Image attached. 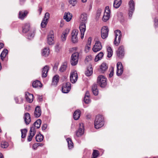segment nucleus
<instances>
[{"mask_svg":"<svg viewBox=\"0 0 158 158\" xmlns=\"http://www.w3.org/2000/svg\"><path fill=\"white\" fill-rule=\"evenodd\" d=\"M72 14L69 12L65 13L64 16V19L67 22H69L72 19Z\"/></svg>","mask_w":158,"mask_h":158,"instance_id":"obj_26","label":"nucleus"},{"mask_svg":"<svg viewBox=\"0 0 158 158\" xmlns=\"http://www.w3.org/2000/svg\"><path fill=\"white\" fill-rule=\"evenodd\" d=\"M121 3V0H115L113 4L114 7L116 8H118L120 6Z\"/></svg>","mask_w":158,"mask_h":158,"instance_id":"obj_32","label":"nucleus"},{"mask_svg":"<svg viewBox=\"0 0 158 158\" xmlns=\"http://www.w3.org/2000/svg\"><path fill=\"white\" fill-rule=\"evenodd\" d=\"M69 2L73 6H74L76 4L75 0H69Z\"/></svg>","mask_w":158,"mask_h":158,"instance_id":"obj_53","label":"nucleus"},{"mask_svg":"<svg viewBox=\"0 0 158 158\" xmlns=\"http://www.w3.org/2000/svg\"><path fill=\"white\" fill-rule=\"evenodd\" d=\"M90 44V43L89 44ZM90 44H88L87 45H86L85 47V51L86 52H87L89 51V49H90Z\"/></svg>","mask_w":158,"mask_h":158,"instance_id":"obj_51","label":"nucleus"},{"mask_svg":"<svg viewBox=\"0 0 158 158\" xmlns=\"http://www.w3.org/2000/svg\"><path fill=\"white\" fill-rule=\"evenodd\" d=\"M4 44L2 43H0V48H2L4 47Z\"/></svg>","mask_w":158,"mask_h":158,"instance_id":"obj_61","label":"nucleus"},{"mask_svg":"<svg viewBox=\"0 0 158 158\" xmlns=\"http://www.w3.org/2000/svg\"><path fill=\"white\" fill-rule=\"evenodd\" d=\"M114 74V69L112 68V70L110 72V73L109 75V77H111L113 76Z\"/></svg>","mask_w":158,"mask_h":158,"instance_id":"obj_56","label":"nucleus"},{"mask_svg":"<svg viewBox=\"0 0 158 158\" xmlns=\"http://www.w3.org/2000/svg\"><path fill=\"white\" fill-rule=\"evenodd\" d=\"M87 15L85 13L81 14L80 17V22L81 23L86 24L87 22Z\"/></svg>","mask_w":158,"mask_h":158,"instance_id":"obj_16","label":"nucleus"},{"mask_svg":"<svg viewBox=\"0 0 158 158\" xmlns=\"http://www.w3.org/2000/svg\"><path fill=\"white\" fill-rule=\"evenodd\" d=\"M41 111L39 106H37L35 109L34 115L36 118L39 117L41 114Z\"/></svg>","mask_w":158,"mask_h":158,"instance_id":"obj_18","label":"nucleus"},{"mask_svg":"<svg viewBox=\"0 0 158 158\" xmlns=\"http://www.w3.org/2000/svg\"><path fill=\"white\" fill-rule=\"evenodd\" d=\"M102 46L101 43L98 40L96 41L92 50L94 52H96L100 51L102 49Z\"/></svg>","mask_w":158,"mask_h":158,"instance_id":"obj_9","label":"nucleus"},{"mask_svg":"<svg viewBox=\"0 0 158 158\" xmlns=\"http://www.w3.org/2000/svg\"><path fill=\"white\" fill-rule=\"evenodd\" d=\"M84 101L86 104L89 103L91 102L89 97H84Z\"/></svg>","mask_w":158,"mask_h":158,"instance_id":"obj_47","label":"nucleus"},{"mask_svg":"<svg viewBox=\"0 0 158 158\" xmlns=\"http://www.w3.org/2000/svg\"><path fill=\"white\" fill-rule=\"evenodd\" d=\"M38 98L39 101H41L42 100V97L41 96H38Z\"/></svg>","mask_w":158,"mask_h":158,"instance_id":"obj_60","label":"nucleus"},{"mask_svg":"<svg viewBox=\"0 0 158 158\" xmlns=\"http://www.w3.org/2000/svg\"><path fill=\"white\" fill-rule=\"evenodd\" d=\"M80 127L78 130L76 132V136L77 137L81 136L84 133V125L83 123L79 124Z\"/></svg>","mask_w":158,"mask_h":158,"instance_id":"obj_13","label":"nucleus"},{"mask_svg":"<svg viewBox=\"0 0 158 158\" xmlns=\"http://www.w3.org/2000/svg\"><path fill=\"white\" fill-rule=\"evenodd\" d=\"M104 124V121L103 117L100 115H97L96 117L94 122L95 128L96 129H98L102 127Z\"/></svg>","mask_w":158,"mask_h":158,"instance_id":"obj_1","label":"nucleus"},{"mask_svg":"<svg viewBox=\"0 0 158 158\" xmlns=\"http://www.w3.org/2000/svg\"><path fill=\"white\" fill-rule=\"evenodd\" d=\"M103 56V52H100L98 55H97L95 57V61H98L99 60L101 59L102 58Z\"/></svg>","mask_w":158,"mask_h":158,"instance_id":"obj_38","label":"nucleus"},{"mask_svg":"<svg viewBox=\"0 0 158 158\" xmlns=\"http://www.w3.org/2000/svg\"><path fill=\"white\" fill-rule=\"evenodd\" d=\"M110 12L109 7L106 6L105 10L102 19V20L104 22H106L108 20L110 17Z\"/></svg>","mask_w":158,"mask_h":158,"instance_id":"obj_5","label":"nucleus"},{"mask_svg":"<svg viewBox=\"0 0 158 158\" xmlns=\"http://www.w3.org/2000/svg\"><path fill=\"white\" fill-rule=\"evenodd\" d=\"M79 56V53L78 52H75L72 55L70 62L72 65H75L77 64Z\"/></svg>","mask_w":158,"mask_h":158,"instance_id":"obj_4","label":"nucleus"},{"mask_svg":"<svg viewBox=\"0 0 158 158\" xmlns=\"http://www.w3.org/2000/svg\"><path fill=\"white\" fill-rule=\"evenodd\" d=\"M129 6V10L134 11L135 10V3L132 0H131L128 3Z\"/></svg>","mask_w":158,"mask_h":158,"instance_id":"obj_31","label":"nucleus"},{"mask_svg":"<svg viewBox=\"0 0 158 158\" xmlns=\"http://www.w3.org/2000/svg\"><path fill=\"white\" fill-rule=\"evenodd\" d=\"M99 155L98 152L96 150H94L92 154V158H96Z\"/></svg>","mask_w":158,"mask_h":158,"instance_id":"obj_45","label":"nucleus"},{"mask_svg":"<svg viewBox=\"0 0 158 158\" xmlns=\"http://www.w3.org/2000/svg\"><path fill=\"white\" fill-rule=\"evenodd\" d=\"M59 76L58 75H56L53 77L52 79V85L53 86L57 85L59 81Z\"/></svg>","mask_w":158,"mask_h":158,"instance_id":"obj_25","label":"nucleus"},{"mask_svg":"<svg viewBox=\"0 0 158 158\" xmlns=\"http://www.w3.org/2000/svg\"><path fill=\"white\" fill-rule=\"evenodd\" d=\"M67 36L62 34L61 36V39L62 41H64L66 40Z\"/></svg>","mask_w":158,"mask_h":158,"instance_id":"obj_54","label":"nucleus"},{"mask_svg":"<svg viewBox=\"0 0 158 158\" xmlns=\"http://www.w3.org/2000/svg\"><path fill=\"white\" fill-rule=\"evenodd\" d=\"M49 17V13L48 12H46L45 14V16L41 24V25L42 27L44 28L46 26Z\"/></svg>","mask_w":158,"mask_h":158,"instance_id":"obj_10","label":"nucleus"},{"mask_svg":"<svg viewBox=\"0 0 158 158\" xmlns=\"http://www.w3.org/2000/svg\"><path fill=\"white\" fill-rule=\"evenodd\" d=\"M43 136L40 134L37 135L35 137L36 140L38 142H41L43 141Z\"/></svg>","mask_w":158,"mask_h":158,"instance_id":"obj_36","label":"nucleus"},{"mask_svg":"<svg viewBox=\"0 0 158 158\" xmlns=\"http://www.w3.org/2000/svg\"><path fill=\"white\" fill-rule=\"evenodd\" d=\"M49 70V67L48 65H45L42 71V77H45L47 76V73Z\"/></svg>","mask_w":158,"mask_h":158,"instance_id":"obj_23","label":"nucleus"},{"mask_svg":"<svg viewBox=\"0 0 158 158\" xmlns=\"http://www.w3.org/2000/svg\"><path fill=\"white\" fill-rule=\"evenodd\" d=\"M107 52H108L107 56L110 57L112 55L113 51L110 47H109L107 48Z\"/></svg>","mask_w":158,"mask_h":158,"instance_id":"obj_42","label":"nucleus"},{"mask_svg":"<svg viewBox=\"0 0 158 158\" xmlns=\"http://www.w3.org/2000/svg\"><path fill=\"white\" fill-rule=\"evenodd\" d=\"M41 123V120L39 119L34 123L33 126L32 127H34L35 128L36 127L37 128H39L40 127Z\"/></svg>","mask_w":158,"mask_h":158,"instance_id":"obj_33","label":"nucleus"},{"mask_svg":"<svg viewBox=\"0 0 158 158\" xmlns=\"http://www.w3.org/2000/svg\"><path fill=\"white\" fill-rule=\"evenodd\" d=\"M85 23H81L79 26L80 30L81 32V39L84 37L85 32L86 30V26Z\"/></svg>","mask_w":158,"mask_h":158,"instance_id":"obj_15","label":"nucleus"},{"mask_svg":"<svg viewBox=\"0 0 158 158\" xmlns=\"http://www.w3.org/2000/svg\"><path fill=\"white\" fill-rule=\"evenodd\" d=\"M67 67V64L66 63H64L60 67V71L61 72H63L65 70Z\"/></svg>","mask_w":158,"mask_h":158,"instance_id":"obj_43","label":"nucleus"},{"mask_svg":"<svg viewBox=\"0 0 158 158\" xmlns=\"http://www.w3.org/2000/svg\"><path fill=\"white\" fill-rule=\"evenodd\" d=\"M66 141L68 144V146L69 149H71L73 147V143L70 138H67L66 139Z\"/></svg>","mask_w":158,"mask_h":158,"instance_id":"obj_34","label":"nucleus"},{"mask_svg":"<svg viewBox=\"0 0 158 158\" xmlns=\"http://www.w3.org/2000/svg\"><path fill=\"white\" fill-rule=\"evenodd\" d=\"M78 31L76 29H74L72 32V40L73 43H75L78 41L77 37Z\"/></svg>","mask_w":158,"mask_h":158,"instance_id":"obj_12","label":"nucleus"},{"mask_svg":"<svg viewBox=\"0 0 158 158\" xmlns=\"http://www.w3.org/2000/svg\"><path fill=\"white\" fill-rule=\"evenodd\" d=\"M115 34V38L114 41V44L116 45H118L121 40L122 37V34L121 31L119 30H117L114 31Z\"/></svg>","mask_w":158,"mask_h":158,"instance_id":"obj_3","label":"nucleus"},{"mask_svg":"<svg viewBox=\"0 0 158 158\" xmlns=\"http://www.w3.org/2000/svg\"><path fill=\"white\" fill-rule=\"evenodd\" d=\"M92 56L91 55L87 56L85 59V61L89 62L92 60Z\"/></svg>","mask_w":158,"mask_h":158,"instance_id":"obj_50","label":"nucleus"},{"mask_svg":"<svg viewBox=\"0 0 158 158\" xmlns=\"http://www.w3.org/2000/svg\"><path fill=\"white\" fill-rule=\"evenodd\" d=\"M26 0H20V2L21 4H22Z\"/></svg>","mask_w":158,"mask_h":158,"instance_id":"obj_62","label":"nucleus"},{"mask_svg":"<svg viewBox=\"0 0 158 158\" xmlns=\"http://www.w3.org/2000/svg\"><path fill=\"white\" fill-rule=\"evenodd\" d=\"M124 48L123 46H120L117 52V56L120 58L122 57L124 55Z\"/></svg>","mask_w":158,"mask_h":158,"instance_id":"obj_22","label":"nucleus"},{"mask_svg":"<svg viewBox=\"0 0 158 158\" xmlns=\"http://www.w3.org/2000/svg\"><path fill=\"white\" fill-rule=\"evenodd\" d=\"M0 158H4L3 155L1 153H0Z\"/></svg>","mask_w":158,"mask_h":158,"instance_id":"obj_64","label":"nucleus"},{"mask_svg":"<svg viewBox=\"0 0 158 158\" xmlns=\"http://www.w3.org/2000/svg\"><path fill=\"white\" fill-rule=\"evenodd\" d=\"M50 53V50L48 47H45L41 50V55L45 57L48 56Z\"/></svg>","mask_w":158,"mask_h":158,"instance_id":"obj_20","label":"nucleus"},{"mask_svg":"<svg viewBox=\"0 0 158 158\" xmlns=\"http://www.w3.org/2000/svg\"><path fill=\"white\" fill-rule=\"evenodd\" d=\"M117 75L118 76H121L123 72V67L122 63L118 62L117 64Z\"/></svg>","mask_w":158,"mask_h":158,"instance_id":"obj_11","label":"nucleus"},{"mask_svg":"<svg viewBox=\"0 0 158 158\" xmlns=\"http://www.w3.org/2000/svg\"><path fill=\"white\" fill-rule=\"evenodd\" d=\"M154 25L155 27L158 25V19L156 18L154 20Z\"/></svg>","mask_w":158,"mask_h":158,"instance_id":"obj_57","label":"nucleus"},{"mask_svg":"<svg viewBox=\"0 0 158 158\" xmlns=\"http://www.w3.org/2000/svg\"><path fill=\"white\" fill-rule=\"evenodd\" d=\"M42 10V8L40 6H39V9H38V11L39 12V15L41 14Z\"/></svg>","mask_w":158,"mask_h":158,"instance_id":"obj_59","label":"nucleus"},{"mask_svg":"<svg viewBox=\"0 0 158 158\" xmlns=\"http://www.w3.org/2000/svg\"><path fill=\"white\" fill-rule=\"evenodd\" d=\"M21 137L22 138H24L26 137V134L27 132V130L26 129L21 130Z\"/></svg>","mask_w":158,"mask_h":158,"instance_id":"obj_46","label":"nucleus"},{"mask_svg":"<svg viewBox=\"0 0 158 158\" xmlns=\"http://www.w3.org/2000/svg\"><path fill=\"white\" fill-rule=\"evenodd\" d=\"M92 91L94 95H97L98 93L97 86L96 84H94L92 86Z\"/></svg>","mask_w":158,"mask_h":158,"instance_id":"obj_29","label":"nucleus"},{"mask_svg":"<svg viewBox=\"0 0 158 158\" xmlns=\"http://www.w3.org/2000/svg\"><path fill=\"white\" fill-rule=\"evenodd\" d=\"M78 75L76 71L73 70L71 71L70 76V81L73 83H75L77 81Z\"/></svg>","mask_w":158,"mask_h":158,"instance_id":"obj_6","label":"nucleus"},{"mask_svg":"<svg viewBox=\"0 0 158 158\" xmlns=\"http://www.w3.org/2000/svg\"><path fill=\"white\" fill-rule=\"evenodd\" d=\"M37 147L36 145L35 144H34L33 146V148L34 149H36Z\"/></svg>","mask_w":158,"mask_h":158,"instance_id":"obj_63","label":"nucleus"},{"mask_svg":"<svg viewBox=\"0 0 158 158\" xmlns=\"http://www.w3.org/2000/svg\"><path fill=\"white\" fill-rule=\"evenodd\" d=\"M90 94L88 91H87L85 94L84 97H89Z\"/></svg>","mask_w":158,"mask_h":158,"instance_id":"obj_58","label":"nucleus"},{"mask_svg":"<svg viewBox=\"0 0 158 158\" xmlns=\"http://www.w3.org/2000/svg\"><path fill=\"white\" fill-rule=\"evenodd\" d=\"M8 53V51L6 49H4L1 53L0 55L1 59L2 60H3L4 58L6 57V55Z\"/></svg>","mask_w":158,"mask_h":158,"instance_id":"obj_35","label":"nucleus"},{"mask_svg":"<svg viewBox=\"0 0 158 158\" xmlns=\"http://www.w3.org/2000/svg\"><path fill=\"white\" fill-rule=\"evenodd\" d=\"M97 82L102 88L105 87L107 85L106 79L102 75H99L97 78Z\"/></svg>","mask_w":158,"mask_h":158,"instance_id":"obj_2","label":"nucleus"},{"mask_svg":"<svg viewBox=\"0 0 158 158\" xmlns=\"http://www.w3.org/2000/svg\"><path fill=\"white\" fill-rule=\"evenodd\" d=\"M93 69L92 68L90 67L89 69H88L85 72V74L87 76H90L92 74Z\"/></svg>","mask_w":158,"mask_h":158,"instance_id":"obj_39","label":"nucleus"},{"mask_svg":"<svg viewBox=\"0 0 158 158\" xmlns=\"http://www.w3.org/2000/svg\"><path fill=\"white\" fill-rule=\"evenodd\" d=\"M24 119L25 123L27 124H28L31 121L30 114L28 113H25L24 116Z\"/></svg>","mask_w":158,"mask_h":158,"instance_id":"obj_24","label":"nucleus"},{"mask_svg":"<svg viewBox=\"0 0 158 158\" xmlns=\"http://www.w3.org/2000/svg\"><path fill=\"white\" fill-rule=\"evenodd\" d=\"M102 12V10L101 9H99L97 11L96 13V16L97 18H99Z\"/></svg>","mask_w":158,"mask_h":158,"instance_id":"obj_49","label":"nucleus"},{"mask_svg":"<svg viewBox=\"0 0 158 158\" xmlns=\"http://www.w3.org/2000/svg\"><path fill=\"white\" fill-rule=\"evenodd\" d=\"M134 11L129 10V17L130 18L131 17Z\"/></svg>","mask_w":158,"mask_h":158,"instance_id":"obj_55","label":"nucleus"},{"mask_svg":"<svg viewBox=\"0 0 158 158\" xmlns=\"http://www.w3.org/2000/svg\"><path fill=\"white\" fill-rule=\"evenodd\" d=\"M30 26L28 23H26L23 27V33H26L29 30Z\"/></svg>","mask_w":158,"mask_h":158,"instance_id":"obj_28","label":"nucleus"},{"mask_svg":"<svg viewBox=\"0 0 158 158\" xmlns=\"http://www.w3.org/2000/svg\"><path fill=\"white\" fill-rule=\"evenodd\" d=\"M47 125L45 123L42 125L41 128L43 131H45L47 127Z\"/></svg>","mask_w":158,"mask_h":158,"instance_id":"obj_52","label":"nucleus"},{"mask_svg":"<svg viewBox=\"0 0 158 158\" xmlns=\"http://www.w3.org/2000/svg\"><path fill=\"white\" fill-rule=\"evenodd\" d=\"M35 31L34 30L31 31L30 33L27 35V38L29 39H32L35 35Z\"/></svg>","mask_w":158,"mask_h":158,"instance_id":"obj_41","label":"nucleus"},{"mask_svg":"<svg viewBox=\"0 0 158 158\" xmlns=\"http://www.w3.org/2000/svg\"><path fill=\"white\" fill-rule=\"evenodd\" d=\"M15 100L16 102L18 104H21L23 102V98L21 96L15 97Z\"/></svg>","mask_w":158,"mask_h":158,"instance_id":"obj_37","label":"nucleus"},{"mask_svg":"<svg viewBox=\"0 0 158 158\" xmlns=\"http://www.w3.org/2000/svg\"><path fill=\"white\" fill-rule=\"evenodd\" d=\"M107 68L108 67L105 63H102L100 66V69L102 72H104Z\"/></svg>","mask_w":158,"mask_h":158,"instance_id":"obj_40","label":"nucleus"},{"mask_svg":"<svg viewBox=\"0 0 158 158\" xmlns=\"http://www.w3.org/2000/svg\"><path fill=\"white\" fill-rule=\"evenodd\" d=\"M32 86L34 88L41 87L42 86V84L40 81L37 80L33 82Z\"/></svg>","mask_w":158,"mask_h":158,"instance_id":"obj_30","label":"nucleus"},{"mask_svg":"<svg viewBox=\"0 0 158 158\" xmlns=\"http://www.w3.org/2000/svg\"><path fill=\"white\" fill-rule=\"evenodd\" d=\"M8 146V143L6 141H2L1 143V147L3 148H6Z\"/></svg>","mask_w":158,"mask_h":158,"instance_id":"obj_44","label":"nucleus"},{"mask_svg":"<svg viewBox=\"0 0 158 158\" xmlns=\"http://www.w3.org/2000/svg\"><path fill=\"white\" fill-rule=\"evenodd\" d=\"M35 134V128L34 127H31L29 135L28 136L27 140L28 141H31L32 138L34 136Z\"/></svg>","mask_w":158,"mask_h":158,"instance_id":"obj_14","label":"nucleus"},{"mask_svg":"<svg viewBox=\"0 0 158 158\" xmlns=\"http://www.w3.org/2000/svg\"><path fill=\"white\" fill-rule=\"evenodd\" d=\"M70 29L69 28H67L65 29L63 32L62 34L63 35H65V36H67L68 35L69 33Z\"/></svg>","mask_w":158,"mask_h":158,"instance_id":"obj_48","label":"nucleus"},{"mask_svg":"<svg viewBox=\"0 0 158 158\" xmlns=\"http://www.w3.org/2000/svg\"><path fill=\"white\" fill-rule=\"evenodd\" d=\"M81 112L79 110H76L73 114V118L75 120H78L80 117Z\"/></svg>","mask_w":158,"mask_h":158,"instance_id":"obj_27","label":"nucleus"},{"mask_svg":"<svg viewBox=\"0 0 158 158\" xmlns=\"http://www.w3.org/2000/svg\"><path fill=\"white\" fill-rule=\"evenodd\" d=\"M25 98L26 101L29 102H31L33 99V95L28 92L25 93Z\"/></svg>","mask_w":158,"mask_h":158,"instance_id":"obj_19","label":"nucleus"},{"mask_svg":"<svg viewBox=\"0 0 158 158\" xmlns=\"http://www.w3.org/2000/svg\"><path fill=\"white\" fill-rule=\"evenodd\" d=\"M48 43L50 45H52L54 43V35L52 34H49L48 36Z\"/></svg>","mask_w":158,"mask_h":158,"instance_id":"obj_21","label":"nucleus"},{"mask_svg":"<svg viewBox=\"0 0 158 158\" xmlns=\"http://www.w3.org/2000/svg\"><path fill=\"white\" fill-rule=\"evenodd\" d=\"M28 12L27 10H23L19 12V18L21 20L23 19L27 16Z\"/></svg>","mask_w":158,"mask_h":158,"instance_id":"obj_17","label":"nucleus"},{"mask_svg":"<svg viewBox=\"0 0 158 158\" xmlns=\"http://www.w3.org/2000/svg\"><path fill=\"white\" fill-rule=\"evenodd\" d=\"M71 84L69 82L64 83L62 87V92L64 93H67L71 89Z\"/></svg>","mask_w":158,"mask_h":158,"instance_id":"obj_8","label":"nucleus"},{"mask_svg":"<svg viewBox=\"0 0 158 158\" xmlns=\"http://www.w3.org/2000/svg\"><path fill=\"white\" fill-rule=\"evenodd\" d=\"M109 29L107 27L104 26L101 30V35L102 39L106 38L108 36Z\"/></svg>","mask_w":158,"mask_h":158,"instance_id":"obj_7","label":"nucleus"}]
</instances>
